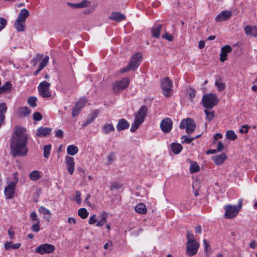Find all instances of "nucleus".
<instances>
[{"mask_svg": "<svg viewBox=\"0 0 257 257\" xmlns=\"http://www.w3.org/2000/svg\"><path fill=\"white\" fill-rule=\"evenodd\" d=\"M188 94L190 98L192 100L193 98H194L196 95V91L194 89L192 88H190L188 90Z\"/></svg>", "mask_w": 257, "mask_h": 257, "instance_id": "nucleus-47", "label": "nucleus"}, {"mask_svg": "<svg viewBox=\"0 0 257 257\" xmlns=\"http://www.w3.org/2000/svg\"><path fill=\"white\" fill-rule=\"evenodd\" d=\"M125 18V17L123 14L117 12H112L111 16L110 17V19L111 20L117 22H120L124 20Z\"/></svg>", "mask_w": 257, "mask_h": 257, "instance_id": "nucleus-28", "label": "nucleus"}, {"mask_svg": "<svg viewBox=\"0 0 257 257\" xmlns=\"http://www.w3.org/2000/svg\"><path fill=\"white\" fill-rule=\"evenodd\" d=\"M107 218V214L104 212L98 216V222L96 224V226H103L106 222Z\"/></svg>", "mask_w": 257, "mask_h": 257, "instance_id": "nucleus-25", "label": "nucleus"}, {"mask_svg": "<svg viewBox=\"0 0 257 257\" xmlns=\"http://www.w3.org/2000/svg\"><path fill=\"white\" fill-rule=\"evenodd\" d=\"M222 138V135L221 134L217 133L214 136V143H215V142L217 141L218 139H221Z\"/></svg>", "mask_w": 257, "mask_h": 257, "instance_id": "nucleus-62", "label": "nucleus"}, {"mask_svg": "<svg viewBox=\"0 0 257 257\" xmlns=\"http://www.w3.org/2000/svg\"><path fill=\"white\" fill-rule=\"evenodd\" d=\"M130 83V78L127 77L123 78L120 81L114 82L113 86V89L115 93H119L125 89Z\"/></svg>", "mask_w": 257, "mask_h": 257, "instance_id": "nucleus-7", "label": "nucleus"}, {"mask_svg": "<svg viewBox=\"0 0 257 257\" xmlns=\"http://www.w3.org/2000/svg\"><path fill=\"white\" fill-rule=\"evenodd\" d=\"M172 86V83L168 77H166L162 80L161 87L163 94L166 97L171 96Z\"/></svg>", "mask_w": 257, "mask_h": 257, "instance_id": "nucleus-9", "label": "nucleus"}, {"mask_svg": "<svg viewBox=\"0 0 257 257\" xmlns=\"http://www.w3.org/2000/svg\"><path fill=\"white\" fill-rule=\"evenodd\" d=\"M40 223H34V224L32 226L31 229L35 232H38L40 230V226L39 224Z\"/></svg>", "mask_w": 257, "mask_h": 257, "instance_id": "nucleus-54", "label": "nucleus"}, {"mask_svg": "<svg viewBox=\"0 0 257 257\" xmlns=\"http://www.w3.org/2000/svg\"><path fill=\"white\" fill-rule=\"evenodd\" d=\"M162 38L167 40L169 41H172L173 40V36L170 34H168L167 33H166L162 35Z\"/></svg>", "mask_w": 257, "mask_h": 257, "instance_id": "nucleus-53", "label": "nucleus"}, {"mask_svg": "<svg viewBox=\"0 0 257 257\" xmlns=\"http://www.w3.org/2000/svg\"><path fill=\"white\" fill-rule=\"evenodd\" d=\"M226 158L227 156L225 153H221L219 155H216L212 157V159L216 165L222 164Z\"/></svg>", "mask_w": 257, "mask_h": 257, "instance_id": "nucleus-22", "label": "nucleus"}, {"mask_svg": "<svg viewBox=\"0 0 257 257\" xmlns=\"http://www.w3.org/2000/svg\"><path fill=\"white\" fill-rule=\"evenodd\" d=\"M186 238L187 239V243L197 242L195 239L193 234L190 231H187V234H186Z\"/></svg>", "mask_w": 257, "mask_h": 257, "instance_id": "nucleus-43", "label": "nucleus"}, {"mask_svg": "<svg viewBox=\"0 0 257 257\" xmlns=\"http://www.w3.org/2000/svg\"><path fill=\"white\" fill-rule=\"evenodd\" d=\"M107 160L109 163L113 162L115 159L114 154L113 153H111L107 156Z\"/></svg>", "mask_w": 257, "mask_h": 257, "instance_id": "nucleus-57", "label": "nucleus"}, {"mask_svg": "<svg viewBox=\"0 0 257 257\" xmlns=\"http://www.w3.org/2000/svg\"><path fill=\"white\" fill-rule=\"evenodd\" d=\"M215 85L219 91H223L225 88V84L220 77H217L216 79Z\"/></svg>", "mask_w": 257, "mask_h": 257, "instance_id": "nucleus-30", "label": "nucleus"}, {"mask_svg": "<svg viewBox=\"0 0 257 257\" xmlns=\"http://www.w3.org/2000/svg\"><path fill=\"white\" fill-rule=\"evenodd\" d=\"M87 102L88 99L86 97H82L80 98L79 100L76 102L75 107L72 109V116L73 117L77 116Z\"/></svg>", "mask_w": 257, "mask_h": 257, "instance_id": "nucleus-10", "label": "nucleus"}, {"mask_svg": "<svg viewBox=\"0 0 257 257\" xmlns=\"http://www.w3.org/2000/svg\"><path fill=\"white\" fill-rule=\"evenodd\" d=\"M172 151L176 154H179L182 150V146L180 144L172 143L171 144Z\"/></svg>", "mask_w": 257, "mask_h": 257, "instance_id": "nucleus-34", "label": "nucleus"}, {"mask_svg": "<svg viewBox=\"0 0 257 257\" xmlns=\"http://www.w3.org/2000/svg\"><path fill=\"white\" fill-rule=\"evenodd\" d=\"M78 214L81 218L85 219L88 217L89 213L86 208H81L78 210Z\"/></svg>", "mask_w": 257, "mask_h": 257, "instance_id": "nucleus-38", "label": "nucleus"}, {"mask_svg": "<svg viewBox=\"0 0 257 257\" xmlns=\"http://www.w3.org/2000/svg\"><path fill=\"white\" fill-rule=\"evenodd\" d=\"M81 193L79 191H76L75 192V200L76 201L78 204H80L81 203Z\"/></svg>", "mask_w": 257, "mask_h": 257, "instance_id": "nucleus-49", "label": "nucleus"}, {"mask_svg": "<svg viewBox=\"0 0 257 257\" xmlns=\"http://www.w3.org/2000/svg\"><path fill=\"white\" fill-rule=\"evenodd\" d=\"M172 121L169 117H165L160 123V127L162 131L164 133H169L172 128Z\"/></svg>", "mask_w": 257, "mask_h": 257, "instance_id": "nucleus-13", "label": "nucleus"}, {"mask_svg": "<svg viewBox=\"0 0 257 257\" xmlns=\"http://www.w3.org/2000/svg\"><path fill=\"white\" fill-rule=\"evenodd\" d=\"M31 110L27 107L23 106L19 108V113L21 116H26L29 115Z\"/></svg>", "mask_w": 257, "mask_h": 257, "instance_id": "nucleus-37", "label": "nucleus"}, {"mask_svg": "<svg viewBox=\"0 0 257 257\" xmlns=\"http://www.w3.org/2000/svg\"><path fill=\"white\" fill-rule=\"evenodd\" d=\"M42 173L38 171L35 170L29 174V178L30 180L36 181L42 177Z\"/></svg>", "mask_w": 257, "mask_h": 257, "instance_id": "nucleus-27", "label": "nucleus"}, {"mask_svg": "<svg viewBox=\"0 0 257 257\" xmlns=\"http://www.w3.org/2000/svg\"><path fill=\"white\" fill-rule=\"evenodd\" d=\"M226 138L231 141H234L237 138V136L234 132L231 130H228L226 133Z\"/></svg>", "mask_w": 257, "mask_h": 257, "instance_id": "nucleus-39", "label": "nucleus"}, {"mask_svg": "<svg viewBox=\"0 0 257 257\" xmlns=\"http://www.w3.org/2000/svg\"><path fill=\"white\" fill-rule=\"evenodd\" d=\"M25 23L17 19L14 24V27L18 31L23 32L26 29Z\"/></svg>", "mask_w": 257, "mask_h": 257, "instance_id": "nucleus-23", "label": "nucleus"}, {"mask_svg": "<svg viewBox=\"0 0 257 257\" xmlns=\"http://www.w3.org/2000/svg\"><path fill=\"white\" fill-rule=\"evenodd\" d=\"M180 127L181 129L185 128L187 134H191L196 128V124L192 119L188 118L181 121Z\"/></svg>", "mask_w": 257, "mask_h": 257, "instance_id": "nucleus-6", "label": "nucleus"}, {"mask_svg": "<svg viewBox=\"0 0 257 257\" xmlns=\"http://www.w3.org/2000/svg\"><path fill=\"white\" fill-rule=\"evenodd\" d=\"M49 60V57L48 56H45L42 59V61L40 64H41V65H43L44 67H46Z\"/></svg>", "mask_w": 257, "mask_h": 257, "instance_id": "nucleus-51", "label": "nucleus"}, {"mask_svg": "<svg viewBox=\"0 0 257 257\" xmlns=\"http://www.w3.org/2000/svg\"><path fill=\"white\" fill-rule=\"evenodd\" d=\"M142 59V55L140 53H137L133 55L128 63L129 65L132 67V70L135 71L141 63Z\"/></svg>", "mask_w": 257, "mask_h": 257, "instance_id": "nucleus-12", "label": "nucleus"}, {"mask_svg": "<svg viewBox=\"0 0 257 257\" xmlns=\"http://www.w3.org/2000/svg\"><path fill=\"white\" fill-rule=\"evenodd\" d=\"M29 15V11L26 9H23L20 11L17 19L26 22V19Z\"/></svg>", "mask_w": 257, "mask_h": 257, "instance_id": "nucleus-24", "label": "nucleus"}, {"mask_svg": "<svg viewBox=\"0 0 257 257\" xmlns=\"http://www.w3.org/2000/svg\"><path fill=\"white\" fill-rule=\"evenodd\" d=\"M129 126L130 123L128 121L124 118H121L119 120L116 125V129L118 132H120L122 130L128 128Z\"/></svg>", "mask_w": 257, "mask_h": 257, "instance_id": "nucleus-21", "label": "nucleus"}, {"mask_svg": "<svg viewBox=\"0 0 257 257\" xmlns=\"http://www.w3.org/2000/svg\"><path fill=\"white\" fill-rule=\"evenodd\" d=\"M7 23V21L5 18H0V31L5 28Z\"/></svg>", "mask_w": 257, "mask_h": 257, "instance_id": "nucleus-48", "label": "nucleus"}, {"mask_svg": "<svg viewBox=\"0 0 257 257\" xmlns=\"http://www.w3.org/2000/svg\"><path fill=\"white\" fill-rule=\"evenodd\" d=\"M135 210L139 213L144 214L147 212V208L145 204L141 203L136 206Z\"/></svg>", "mask_w": 257, "mask_h": 257, "instance_id": "nucleus-32", "label": "nucleus"}, {"mask_svg": "<svg viewBox=\"0 0 257 257\" xmlns=\"http://www.w3.org/2000/svg\"><path fill=\"white\" fill-rule=\"evenodd\" d=\"M21 246V243H16L12 244L11 241H6L4 244V247L6 250H11L18 249Z\"/></svg>", "mask_w": 257, "mask_h": 257, "instance_id": "nucleus-26", "label": "nucleus"}, {"mask_svg": "<svg viewBox=\"0 0 257 257\" xmlns=\"http://www.w3.org/2000/svg\"><path fill=\"white\" fill-rule=\"evenodd\" d=\"M18 181V178H16L15 181L9 183L8 186L5 188L4 192L7 199H11L14 197L15 187Z\"/></svg>", "mask_w": 257, "mask_h": 257, "instance_id": "nucleus-11", "label": "nucleus"}, {"mask_svg": "<svg viewBox=\"0 0 257 257\" xmlns=\"http://www.w3.org/2000/svg\"><path fill=\"white\" fill-rule=\"evenodd\" d=\"M55 136L58 138H62L63 136V132L61 130H58L56 131Z\"/></svg>", "mask_w": 257, "mask_h": 257, "instance_id": "nucleus-58", "label": "nucleus"}, {"mask_svg": "<svg viewBox=\"0 0 257 257\" xmlns=\"http://www.w3.org/2000/svg\"><path fill=\"white\" fill-rule=\"evenodd\" d=\"M55 249L54 245L48 243H44L40 244L35 248L36 253L41 254H48L53 252Z\"/></svg>", "mask_w": 257, "mask_h": 257, "instance_id": "nucleus-8", "label": "nucleus"}, {"mask_svg": "<svg viewBox=\"0 0 257 257\" xmlns=\"http://www.w3.org/2000/svg\"><path fill=\"white\" fill-rule=\"evenodd\" d=\"M97 220L95 214H93L89 217V223L90 224H93L95 223H97Z\"/></svg>", "mask_w": 257, "mask_h": 257, "instance_id": "nucleus-52", "label": "nucleus"}, {"mask_svg": "<svg viewBox=\"0 0 257 257\" xmlns=\"http://www.w3.org/2000/svg\"><path fill=\"white\" fill-rule=\"evenodd\" d=\"M232 48L230 46L226 45L221 48V52L220 54V60L224 62L227 59V53L231 52Z\"/></svg>", "mask_w": 257, "mask_h": 257, "instance_id": "nucleus-16", "label": "nucleus"}, {"mask_svg": "<svg viewBox=\"0 0 257 257\" xmlns=\"http://www.w3.org/2000/svg\"><path fill=\"white\" fill-rule=\"evenodd\" d=\"M242 200H239L237 205L228 204L224 206L225 213L224 218L225 219H231L237 215L242 207Z\"/></svg>", "mask_w": 257, "mask_h": 257, "instance_id": "nucleus-3", "label": "nucleus"}, {"mask_svg": "<svg viewBox=\"0 0 257 257\" xmlns=\"http://www.w3.org/2000/svg\"><path fill=\"white\" fill-rule=\"evenodd\" d=\"M90 5V3L87 0H83L79 3L80 8H87Z\"/></svg>", "mask_w": 257, "mask_h": 257, "instance_id": "nucleus-46", "label": "nucleus"}, {"mask_svg": "<svg viewBox=\"0 0 257 257\" xmlns=\"http://www.w3.org/2000/svg\"><path fill=\"white\" fill-rule=\"evenodd\" d=\"M115 128L112 124L107 123L103 125L102 127V132L105 134H108L111 132H114Z\"/></svg>", "mask_w": 257, "mask_h": 257, "instance_id": "nucleus-33", "label": "nucleus"}, {"mask_svg": "<svg viewBox=\"0 0 257 257\" xmlns=\"http://www.w3.org/2000/svg\"><path fill=\"white\" fill-rule=\"evenodd\" d=\"M189 170L191 173H196L200 170V167L196 162H191Z\"/></svg>", "mask_w": 257, "mask_h": 257, "instance_id": "nucleus-36", "label": "nucleus"}, {"mask_svg": "<svg viewBox=\"0 0 257 257\" xmlns=\"http://www.w3.org/2000/svg\"><path fill=\"white\" fill-rule=\"evenodd\" d=\"M52 146L51 145H45L43 148L44 157L48 159L50 155Z\"/></svg>", "mask_w": 257, "mask_h": 257, "instance_id": "nucleus-35", "label": "nucleus"}, {"mask_svg": "<svg viewBox=\"0 0 257 257\" xmlns=\"http://www.w3.org/2000/svg\"><path fill=\"white\" fill-rule=\"evenodd\" d=\"M205 47V42L203 41H200L198 44V47L199 49H202Z\"/></svg>", "mask_w": 257, "mask_h": 257, "instance_id": "nucleus-63", "label": "nucleus"}, {"mask_svg": "<svg viewBox=\"0 0 257 257\" xmlns=\"http://www.w3.org/2000/svg\"><path fill=\"white\" fill-rule=\"evenodd\" d=\"M224 149V145L221 141L218 142V145L216 149V151L220 152Z\"/></svg>", "mask_w": 257, "mask_h": 257, "instance_id": "nucleus-56", "label": "nucleus"}, {"mask_svg": "<svg viewBox=\"0 0 257 257\" xmlns=\"http://www.w3.org/2000/svg\"><path fill=\"white\" fill-rule=\"evenodd\" d=\"M30 217L32 221L34 223H40V220L38 218L37 215L35 212H33L31 213Z\"/></svg>", "mask_w": 257, "mask_h": 257, "instance_id": "nucleus-44", "label": "nucleus"}, {"mask_svg": "<svg viewBox=\"0 0 257 257\" xmlns=\"http://www.w3.org/2000/svg\"><path fill=\"white\" fill-rule=\"evenodd\" d=\"M118 188H120L119 185L116 183H112L111 185V190L118 189Z\"/></svg>", "mask_w": 257, "mask_h": 257, "instance_id": "nucleus-64", "label": "nucleus"}, {"mask_svg": "<svg viewBox=\"0 0 257 257\" xmlns=\"http://www.w3.org/2000/svg\"><path fill=\"white\" fill-rule=\"evenodd\" d=\"M41 58V57L39 55H38L36 58H33V59L32 60V63L34 65H36L38 62V61H39Z\"/></svg>", "mask_w": 257, "mask_h": 257, "instance_id": "nucleus-61", "label": "nucleus"}, {"mask_svg": "<svg viewBox=\"0 0 257 257\" xmlns=\"http://www.w3.org/2000/svg\"><path fill=\"white\" fill-rule=\"evenodd\" d=\"M33 119L36 121H40L42 119V116L40 112H36L33 114Z\"/></svg>", "mask_w": 257, "mask_h": 257, "instance_id": "nucleus-50", "label": "nucleus"}, {"mask_svg": "<svg viewBox=\"0 0 257 257\" xmlns=\"http://www.w3.org/2000/svg\"><path fill=\"white\" fill-rule=\"evenodd\" d=\"M78 152V148L74 145H71L67 147V152L71 156H74Z\"/></svg>", "mask_w": 257, "mask_h": 257, "instance_id": "nucleus-31", "label": "nucleus"}, {"mask_svg": "<svg viewBox=\"0 0 257 257\" xmlns=\"http://www.w3.org/2000/svg\"><path fill=\"white\" fill-rule=\"evenodd\" d=\"M52 128L45 127H40L37 129L36 135L39 137H45L49 135Z\"/></svg>", "mask_w": 257, "mask_h": 257, "instance_id": "nucleus-19", "label": "nucleus"}, {"mask_svg": "<svg viewBox=\"0 0 257 257\" xmlns=\"http://www.w3.org/2000/svg\"><path fill=\"white\" fill-rule=\"evenodd\" d=\"M37 98L36 97L30 96L28 98V103L31 107H35L37 106Z\"/></svg>", "mask_w": 257, "mask_h": 257, "instance_id": "nucleus-40", "label": "nucleus"}, {"mask_svg": "<svg viewBox=\"0 0 257 257\" xmlns=\"http://www.w3.org/2000/svg\"><path fill=\"white\" fill-rule=\"evenodd\" d=\"M199 244L197 242L187 243L186 253L189 256L195 255L198 251Z\"/></svg>", "mask_w": 257, "mask_h": 257, "instance_id": "nucleus-14", "label": "nucleus"}, {"mask_svg": "<svg viewBox=\"0 0 257 257\" xmlns=\"http://www.w3.org/2000/svg\"><path fill=\"white\" fill-rule=\"evenodd\" d=\"M231 16V13L229 11H223L215 17L216 22H221L227 20Z\"/></svg>", "mask_w": 257, "mask_h": 257, "instance_id": "nucleus-17", "label": "nucleus"}, {"mask_svg": "<svg viewBox=\"0 0 257 257\" xmlns=\"http://www.w3.org/2000/svg\"><path fill=\"white\" fill-rule=\"evenodd\" d=\"M162 25L155 24L151 29V33L152 36L154 38H159L160 35V31L161 30Z\"/></svg>", "mask_w": 257, "mask_h": 257, "instance_id": "nucleus-20", "label": "nucleus"}, {"mask_svg": "<svg viewBox=\"0 0 257 257\" xmlns=\"http://www.w3.org/2000/svg\"><path fill=\"white\" fill-rule=\"evenodd\" d=\"M245 34L249 36L257 37V27L255 26H246L244 29Z\"/></svg>", "mask_w": 257, "mask_h": 257, "instance_id": "nucleus-18", "label": "nucleus"}, {"mask_svg": "<svg viewBox=\"0 0 257 257\" xmlns=\"http://www.w3.org/2000/svg\"><path fill=\"white\" fill-rule=\"evenodd\" d=\"M51 84L46 81H43L40 83L38 86V90L43 98H49L52 96L50 91Z\"/></svg>", "mask_w": 257, "mask_h": 257, "instance_id": "nucleus-5", "label": "nucleus"}, {"mask_svg": "<svg viewBox=\"0 0 257 257\" xmlns=\"http://www.w3.org/2000/svg\"><path fill=\"white\" fill-rule=\"evenodd\" d=\"M203 106L206 108H212L218 103V99L214 93H207L203 95L202 98Z\"/></svg>", "mask_w": 257, "mask_h": 257, "instance_id": "nucleus-4", "label": "nucleus"}, {"mask_svg": "<svg viewBox=\"0 0 257 257\" xmlns=\"http://www.w3.org/2000/svg\"><path fill=\"white\" fill-rule=\"evenodd\" d=\"M181 139L182 140V143L189 144L192 141L194 140L195 138H190L186 136H183L182 137Z\"/></svg>", "mask_w": 257, "mask_h": 257, "instance_id": "nucleus-45", "label": "nucleus"}, {"mask_svg": "<svg viewBox=\"0 0 257 257\" xmlns=\"http://www.w3.org/2000/svg\"><path fill=\"white\" fill-rule=\"evenodd\" d=\"M204 112L206 114V118L208 120L211 121L214 118V111H209L207 109H205Z\"/></svg>", "mask_w": 257, "mask_h": 257, "instance_id": "nucleus-41", "label": "nucleus"}, {"mask_svg": "<svg viewBox=\"0 0 257 257\" xmlns=\"http://www.w3.org/2000/svg\"><path fill=\"white\" fill-rule=\"evenodd\" d=\"M7 106L5 103H0V116L5 118L4 114L7 112Z\"/></svg>", "mask_w": 257, "mask_h": 257, "instance_id": "nucleus-42", "label": "nucleus"}, {"mask_svg": "<svg viewBox=\"0 0 257 257\" xmlns=\"http://www.w3.org/2000/svg\"><path fill=\"white\" fill-rule=\"evenodd\" d=\"M249 126L247 125H242L241 128L239 130V132L243 134L248 132Z\"/></svg>", "mask_w": 257, "mask_h": 257, "instance_id": "nucleus-55", "label": "nucleus"}, {"mask_svg": "<svg viewBox=\"0 0 257 257\" xmlns=\"http://www.w3.org/2000/svg\"><path fill=\"white\" fill-rule=\"evenodd\" d=\"M130 70H132V67L129 65V64H128V65H127V66L126 67H124L123 68H122L120 70V72H121V73H123L126 72Z\"/></svg>", "mask_w": 257, "mask_h": 257, "instance_id": "nucleus-60", "label": "nucleus"}, {"mask_svg": "<svg viewBox=\"0 0 257 257\" xmlns=\"http://www.w3.org/2000/svg\"><path fill=\"white\" fill-rule=\"evenodd\" d=\"M39 211L44 215L43 217L44 218L49 221L51 216V213L49 210L43 206H41L39 208Z\"/></svg>", "mask_w": 257, "mask_h": 257, "instance_id": "nucleus-29", "label": "nucleus"}, {"mask_svg": "<svg viewBox=\"0 0 257 257\" xmlns=\"http://www.w3.org/2000/svg\"><path fill=\"white\" fill-rule=\"evenodd\" d=\"M28 139V136L25 128L20 126L15 128L10 145L11 154L13 157H24L27 155Z\"/></svg>", "mask_w": 257, "mask_h": 257, "instance_id": "nucleus-1", "label": "nucleus"}, {"mask_svg": "<svg viewBox=\"0 0 257 257\" xmlns=\"http://www.w3.org/2000/svg\"><path fill=\"white\" fill-rule=\"evenodd\" d=\"M67 5L69 7H70L73 9H80V6H79V3L73 4V3H68Z\"/></svg>", "mask_w": 257, "mask_h": 257, "instance_id": "nucleus-59", "label": "nucleus"}, {"mask_svg": "<svg viewBox=\"0 0 257 257\" xmlns=\"http://www.w3.org/2000/svg\"><path fill=\"white\" fill-rule=\"evenodd\" d=\"M65 162L68 168V171L70 175H72L75 170V162L73 158L66 156Z\"/></svg>", "mask_w": 257, "mask_h": 257, "instance_id": "nucleus-15", "label": "nucleus"}, {"mask_svg": "<svg viewBox=\"0 0 257 257\" xmlns=\"http://www.w3.org/2000/svg\"><path fill=\"white\" fill-rule=\"evenodd\" d=\"M148 109L146 106H142L135 115V118L134 122L132 124L130 131L134 132L137 130L140 125L144 120V119L147 115Z\"/></svg>", "mask_w": 257, "mask_h": 257, "instance_id": "nucleus-2", "label": "nucleus"}]
</instances>
